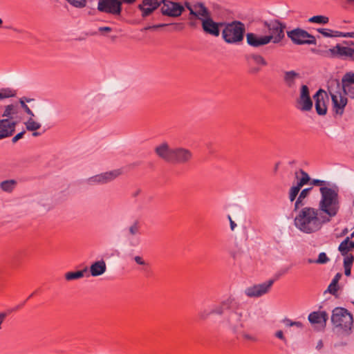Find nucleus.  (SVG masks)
<instances>
[{
    "instance_id": "obj_1",
    "label": "nucleus",
    "mask_w": 354,
    "mask_h": 354,
    "mask_svg": "<svg viewBox=\"0 0 354 354\" xmlns=\"http://www.w3.org/2000/svg\"><path fill=\"white\" fill-rule=\"evenodd\" d=\"M294 218V225L300 232L305 234H313L321 230L323 225L328 223L323 214H319L317 209L306 206L299 209Z\"/></svg>"
},
{
    "instance_id": "obj_2",
    "label": "nucleus",
    "mask_w": 354,
    "mask_h": 354,
    "mask_svg": "<svg viewBox=\"0 0 354 354\" xmlns=\"http://www.w3.org/2000/svg\"><path fill=\"white\" fill-rule=\"evenodd\" d=\"M321 198L318 204V211L323 214L328 223L337 216L340 209L338 190L329 187L319 188Z\"/></svg>"
},
{
    "instance_id": "obj_3",
    "label": "nucleus",
    "mask_w": 354,
    "mask_h": 354,
    "mask_svg": "<svg viewBox=\"0 0 354 354\" xmlns=\"http://www.w3.org/2000/svg\"><path fill=\"white\" fill-rule=\"evenodd\" d=\"M155 152L160 158L174 164H186L193 158V153L189 149L180 147L170 148L167 142L156 147Z\"/></svg>"
},
{
    "instance_id": "obj_4",
    "label": "nucleus",
    "mask_w": 354,
    "mask_h": 354,
    "mask_svg": "<svg viewBox=\"0 0 354 354\" xmlns=\"http://www.w3.org/2000/svg\"><path fill=\"white\" fill-rule=\"evenodd\" d=\"M232 299L236 303L223 314V322L234 333H239L244 328V322L250 314H243L241 310L240 304L234 297Z\"/></svg>"
},
{
    "instance_id": "obj_5",
    "label": "nucleus",
    "mask_w": 354,
    "mask_h": 354,
    "mask_svg": "<svg viewBox=\"0 0 354 354\" xmlns=\"http://www.w3.org/2000/svg\"><path fill=\"white\" fill-rule=\"evenodd\" d=\"M224 26L222 37L226 43L236 44L243 41L245 32V26L243 23L239 21H233L224 24Z\"/></svg>"
},
{
    "instance_id": "obj_6",
    "label": "nucleus",
    "mask_w": 354,
    "mask_h": 354,
    "mask_svg": "<svg viewBox=\"0 0 354 354\" xmlns=\"http://www.w3.org/2000/svg\"><path fill=\"white\" fill-rule=\"evenodd\" d=\"M328 92L332 99L333 112L336 115H342L348 100L340 91V82L338 80H333L329 82Z\"/></svg>"
},
{
    "instance_id": "obj_7",
    "label": "nucleus",
    "mask_w": 354,
    "mask_h": 354,
    "mask_svg": "<svg viewBox=\"0 0 354 354\" xmlns=\"http://www.w3.org/2000/svg\"><path fill=\"white\" fill-rule=\"evenodd\" d=\"M331 322L335 327L348 331L353 326V315L347 309L337 307L332 312Z\"/></svg>"
},
{
    "instance_id": "obj_8",
    "label": "nucleus",
    "mask_w": 354,
    "mask_h": 354,
    "mask_svg": "<svg viewBox=\"0 0 354 354\" xmlns=\"http://www.w3.org/2000/svg\"><path fill=\"white\" fill-rule=\"evenodd\" d=\"M288 271V268L281 270L276 274L274 279H270L263 283L255 284L252 286L248 287L245 289V294L250 298L260 297L268 293L274 281L279 278L280 276L284 274Z\"/></svg>"
},
{
    "instance_id": "obj_9",
    "label": "nucleus",
    "mask_w": 354,
    "mask_h": 354,
    "mask_svg": "<svg viewBox=\"0 0 354 354\" xmlns=\"http://www.w3.org/2000/svg\"><path fill=\"white\" fill-rule=\"evenodd\" d=\"M236 303L229 297L219 304H213L209 309H203L198 313L199 318L202 320L207 319L211 315H223L227 309L235 306Z\"/></svg>"
},
{
    "instance_id": "obj_10",
    "label": "nucleus",
    "mask_w": 354,
    "mask_h": 354,
    "mask_svg": "<svg viewBox=\"0 0 354 354\" xmlns=\"http://www.w3.org/2000/svg\"><path fill=\"white\" fill-rule=\"evenodd\" d=\"M264 26L266 27L270 35L268 37H272V41L274 44L279 43L285 37L284 29L286 25L279 20H271L270 21H265Z\"/></svg>"
},
{
    "instance_id": "obj_11",
    "label": "nucleus",
    "mask_w": 354,
    "mask_h": 354,
    "mask_svg": "<svg viewBox=\"0 0 354 354\" xmlns=\"http://www.w3.org/2000/svg\"><path fill=\"white\" fill-rule=\"evenodd\" d=\"M287 35L295 44H316L315 37L300 28L287 32Z\"/></svg>"
},
{
    "instance_id": "obj_12",
    "label": "nucleus",
    "mask_w": 354,
    "mask_h": 354,
    "mask_svg": "<svg viewBox=\"0 0 354 354\" xmlns=\"http://www.w3.org/2000/svg\"><path fill=\"white\" fill-rule=\"evenodd\" d=\"M142 223L136 218L125 230V236L131 246L136 247L140 244V235L141 234Z\"/></svg>"
},
{
    "instance_id": "obj_13",
    "label": "nucleus",
    "mask_w": 354,
    "mask_h": 354,
    "mask_svg": "<svg viewBox=\"0 0 354 354\" xmlns=\"http://www.w3.org/2000/svg\"><path fill=\"white\" fill-rule=\"evenodd\" d=\"M97 8L100 12L118 16L122 12V3L120 0H98Z\"/></svg>"
},
{
    "instance_id": "obj_14",
    "label": "nucleus",
    "mask_w": 354,
    "mask_h": 354,
    "mask_svg": "<svg viewBox=\"0 0 354 354\" xmlns=\"http://www.w3.org/2000/svg\"><path fill=\"white\" fill-rule=\"evenodd\" d=\"M161 13L164 16L171 17H180L185 10V7L178 2L169 0H161Z\"/></svg>"
},
{
    "instance_id": "obj_15",
    "label": "nucleus",
    "mask_w": 354,
    "mask_h": 354,
    "mask_svg": "<svg viewBox=\"0 0 354 354\" xmlns=\"http://www.w3.org/2000/svg\"><path fill=\"white\" fill-rule=\"evenodd\" d=\"M297 104L298 109L303 111H308L313 107V101L310 97L309 88L306 85H302L301 87Z\"/></svg>"
},
{
    "instance_id": "obj_16",
    "label": "nucleus",
    "mask_w": 354,
    "mask_h": 354,
    "mask_svg": "<svg viewBox=\"0 0 354 354\" xmlns=\"http://www.w3.org/2000/svg\"><path fill=\"white\" fill-rule=\"evenodd\" d=\"M340 91L344 95L354 98V73H347L344 75L340 82Z\"/></svg>"
},
{
    "instance_id": "obj_17",
    "label": "nucleus",
    "mask_w": 354,
    "mask_h": 354,
    "mask_svg": "<svg viewBox=\"0 0 354 354\" xmlns=\"http://www.w3.org/2000/svg\"><path fill=\"white\" fill-rule=\"evenodd\" d=\"M246 40L249 46L259 48L269 44L272 41V37H268V35H259L253 32H248L246 34Z\"/></svg>"
},
{
    "instance_id": "obj_18",
    "label": "nucleus",
    "mask_w": 354,
    "mask_h": 354,
    "mask_svg": "<svg viewBox=\"0 0 354 354\" xmlns=\"http://www.w3.org/2000/svg\"><path fill=\"white\" fill-rule=\"evenodd\" d=\"M160 6L161 2L158 0H142V3L138 6V8L141 11L142 17L146 18Z\"/></svg>"
},
{
    "instance_id": "obj_19",
    "label": "nucleus",
    "mask_w": 354,
    "mask_h": 354,
    "mask_svg": "<svg viewBox=\"0 0 354 354\" xmlns=\"http://www.w3.org/2000/svg\"><path fill=\"white\" fill-rule=\"evenodd\" d=\"M223 26H224V23L215 22L211 17H208L207 19H204L202 20V28L203 31L205 33L212 35L214 37L219 36V28Z\"/></svg>"
},
{
    "instance_id": "obj_20",
    "label": "nucleus",
    "mask_w": 354,
    "mask_h": 354,
    "mask_svg": "<svg viewBox=\"0 0 354 354\" xmlns=\"http://www.w3.org/2000/svg\"><path fill=\"white\" fill-rule=\"evenodd\" d=\"M351 48V47L344 46L337 44L332 48L326 51V55L331 58H339L346 60Z\"/></svg>"
},
{
    "instance_id": "obj_21",
    "label": "nucleus",
    "mask_w": 354,
    "mask_h": 354,
    "mask_svg": "<svg viewBox=\"0 0 354 354\" xmlns=\"http://www.w3.org/2000/svg\"><path fill=\"white\" fill-rule=\"evenodd\" d=\"M16 124V122L8 118L0 120V140L12 136Z\"/></svg>"
},
{
    "instance_id": "obj_22",
    "label": "nucleus",
    "mask_w": 354,
    "mask_h": 354,
    "mask_svg": "<svg viewBox=\"0 0 354 354\" xmlns=\"http://www.w3.org/2000/svg\"><path fill=\"white\" fill-rule=\"evenodd\" d=\"M322 90H319L313 96L315 100V109L318 115H324L327 111V107L324 99L323 95L321 93Z\"/></svg>"
},
{
    "instance_id": "obj_23",
    "label": "nucleus",
    "mask_w": 354,
    "mask_h": 354,
    "mask_svg": "<svg viewBox=\"0 0 354 354\" xmlns=\"http://www.w3.org/2000/svg\"><path fill=\"white\" fill-rule=\"evenodd\" d=\"M300 77V74L295 71H285L283 74V82L287 87L294 88L296 86V81Z\"/></svg>"
},
{
    "instance_id": "obj_24",
    "label": "nucleus",
    "mask_w": 354,
    "mask_h": 354,
    "mask_svg": "<svg viewBox=\"0 0 354 354\" xmlns=\"http://www.w3.org/2000/svg\"><path fill=\"white\" fill-rule=\"evenodd\" d=\"M313 187H308L301 190L296 201L295 202L293 211H297L299 209L305 207L306 204V198L309 196Z\"/></svg>"
},
{
    "instance_id": "obj_25",
    "label": "nucleus",
    "mask_w": 354,
    "mask_h": 354,
    "mask_svg": "<svg viewBox=\"0 0 354 354\" xmlns=\"http://www.w3.org/2000/svg\"><path fill=\"white\" fill-rule=\"evenodd\" d=\"M328 319V313L326 311H315L308 315V320L311 324H322L326 325Z\"/></svg>"
},
{
    "instance_id": "obj_26",
    "label": "nucleus",
    "mask_w": 354,
    "mask_h": 354,
    "mask_svg": "<svg viewBox=\"0 0 354 354\" xmlns=\"http://www.w3.org/2000/svg\"><path fill=\"white\" fill-rule=\"evenodd\" d=\"M106 270V265L104 260H100L94 262L90 267L91 275L97 277L103 274Z\"/></svg>"
},
{
    "instance_id": "obj_27",
    "label": "nucleus",
    "mask_w": 354,
    "mask_h": 354,
    "mask_svg": "<svg viewBox=\"0 0 354 354\" xmlns=\"http://www.w3.org/2000/svg\"><path fill=\"white\" fill-rule=\"evenodd\" d=\"M195 15L193 16L196 17L200 20L207 19L210 17V13L208 9L205 6L203 3H197L194 5Z\"/></svg>"
},
{
    "instance_id": "obj_28",
    "label": "nucleus",
    "mask_w": 354,
    "mask_h": 354,
    "mask_svg": "<svg viewBox=\"0 0 354 354\" xmlns=\"http://www.w3.org/2000/svg\"><path fill=\"white\" fill-rule=\"evenodd\" d=\"M295 177L297 179V182L295 186L299 189L310 181L308 174L301 169L299 171L295 172Z\"/></svg>"
},
{
    "instance_id": "obj_29",
    "label": "nucleus",
    "mask_w": 354,
    "mask_h": 354,
    "mask_svg": "<svg viewBox=\"0 0 354 354\" xmlns=\"http://www.w3.org/2000/svg\"><path fill=\"white\" fill-rule=\"evenodd\" d=\"M352 237L347 236L343 241L341 242L338 247V250L342 255H346L354 248V240L351 241Z\"/></svg>"
},
{
    "instance_id": "obj_30",
    "label": "nucleus",
    "mask_w": 354,
    "mask_h": 354,
    "mask_svg": "<svg viewBox=\"0 0 354 354\" xmlns=\"http://www.w3.org/2000/svg\"><path fill=\"white\" fill-rule=\"evenodd\" d=\"M122 174L121 169H114L110 171H106L104 173H102V179L103 184L108 183L114 179H115L117 177H118Z\"/></svg>"
},
{
    "instance_id": "obj_31",
    "label": "nucleus",
    "mask_w": 354,
    "mask_h": 354,
    "mask_svg": "<svg viewBox=\"0 0 354 354\" xmlns=\"http://www.w3.org/2000/svg\"><path fill=\"white\" fill-rule=\"evenodd\" d=\"M17 185V180L14 179L6 180L0 183V189L8 193H11Z\"/></svg>"
},
{
    "instance_id": "obj_32",
    "label": "nucleus",
    "mask_w": 354,
    "mask_h": 354,
    "mask_svg": "<svg viewBox=\"0 0 354 354\" xmlns=\"http://www.w3.org/2000/svg\"><path fill=\"white\" fill-rule=\"evenodd\" d=\"M88 268L86 267L82 270H78L76 272H68L65 274V279L67 281H72L75 279H78L84 276V274L87 272Z\"/></svg>"
},
{
    "instance_id": "obj_33",
    "label": "nucleus",
    "mask_w": 354,
    "mask_h": 354,
    "mask_svg": "<svg viewBox=\"0 0 354 354\" xmlns=\"http://www.w3.org/2000/svg\"><path fill=\"white\" fill-rule=\"evenodd\" d=\"M18 109L17 105L9 104L6 106L3 116L7 117L8 119L11 120L15 115L18 113Z\"/></svg>"
},
{
    "instance_id": "obj_34",
    "label": "nucleus",
    "mask_w": 354,
    "mask_h": 354,
    "mask_svg": "<svg viewBox=\"0 0 354 354\" xmlns=\"http://www.w3.org/2000/svg\"><path fill=\"white\" fill-rule=\"evenodd\" d=\"M26 128L28 131H35L41 128V124L35 122L32 117H30L26 122H25Z\"/></svg>"
},
{
    "instance_id": "obj_35",
    "label": "nucleus",
    "mask_w": 354,
    "mask_h": 354,
    "mask_svg": "<svg viewBox=\"0 0 354 354\" xmlns=\"http://www.w3.org/2000/svg\"><path fill=\"white\" fill-rule=\"evenodd\" d=\"M308 21L311 23L326 24L328 22V18L322 15H317L310 17Z\"/></svg>"
},
{
    "instance_id": "obj_36",
    "label": "nucleus",
    "mask_w": 354,
    "mask_h": 354,
    "mask_svg": "<svg viewBox=\"0 0 354 354\" xmlns=\"http://www.w3.org/2000/svg\"><path fill=\"white\" fill-rule=\"evenodd\" d=\"M251 58L254 62L258 65H261L262 66H266L268 65V62L261 55L252 54L251 55Z\"/></svg>"
},
{
    "instance_id": "obj_37",
    "label": "nucleus",
    "mask_w": 354,
    "mask_h": 354,
    "mask_svg": "<svg viewBox=\"0 0 354 354\" xmlns=\"http://www.w3.org/2000/svg\"><path fill=\"white\" fill-rule=\"evenodd\" d=\"M15 95V91L10 88H1L0 90V100L8 98Z\"/></svg>"
},
{
    "instance_id": "obj_38",
    "label": "nucleus",
    "mask_w": 354,
    "mask_h": 354,
    "mask_svg": "<svg viewBox=\"0 0 354 354\" xmlns=\"http://www.w3.org/2000/svg\"><path fill=\"white\" fill-rule=\"evenodd\" d=\"M87 183L90 185H103L101 174L88 178Z\"/></svg>"
},
{
    "instance_id": "obj_39",
    "label": "nucleus",
    "mask_w": 354,
    "mask_h": 354,
    "mask_svg": "<svg viewBox=\"0 0 354 354\" xmlns=\"http://www.w3.org/2000/svg\"><path fill=\"white\" fill-rule=\"evenodd\" d=\"M300 190L301 189L294 185L290 187L288 192V198L291 202H293L294 201H296L297 198V196H298Z\"/></svg>"
},
{
    "instance_id": "obj_40",
    "label": "nucleus",
    "mask_w": 354,
    "mask_h": 354,
    "mask_svg": "<svg viewBox=\"0 0 354 354\" xmlns=\"http://www.w3.org/2000/svg\"><path fill=\"white\" fill-rule=\"evenodd\" d=\"M72 6L77 8H83L86 6V0H66Z\"/></svg>"
},
{
    "instance_id": "obj_41",
    "label": "nucleus",
    "mask_w": 354,
    "mask_h": 354,
    "mask_svg": "<svg viewBox=\"0 0 354 354\" xmlns=\"http://www.w3.org/2000/svg\"><path fill=\"white\" fill-rule=\"evenodd\" d=\"M238 334L241 335L243 339L245 340L252 342H256L258 341V338L256 335L245 333L244 331H242V330H241V332L239 333Z\"/></svg>"
},
{
    "instance_id": "obj_42",
    "label": "nucleus",
    "mask_w": 354,
    "mask_h": 354,
    "mask_svg": "<svg viewBox=\"0 0 354 354\" xmlns=\"http://www.w3.org/2000/svg\"><path fill=\"white\" fill-rule=\"evenodd\" d=\"M330 261L325 252H321L319 254L318 258L315 259V262L317 264H325Z\"/></svg>"
},
{
    "instance_id": "obj_43",
    "label": "nucleus",
    "mask_w": 354,
    "mask_h": 354,
    "mask_svg": "<svg viewBox=\"0 0 354 354\" xmlns=\"http://www.w3.org/2000/svg\"><path fill=\"white\" fill-rule=\"evenodd\" d=\"M338 290H339L338 283H335V281H331V282L329 284L326 292H328L329 293H330L333 295H336Z\"/></svg>"
},
{
    "instance_id": "obj_44",
    "label": "nucleus",
    "mask_w": 354,
    "mask_h": 354,
    "mask_svg": "<svg viewBox=\"0 0 354 354\" xmlns=\"http://www.w3.org/2000/svg\"><path fill=\"white\" fill-rule=\"evenodd\" d=\"M283 323L285 324V325L288 327H291V326H297L298 328H301L303 326V324L301 322H295V321H292L291 319H288V318H285L283 320Z\"/></svg>"
},
{
    "instance_id": "obj_45",
    "label": "nucleus",
    "mask_w": 354,
    "mask_h": 354,
    "mask_svg": "<svg viewBox=\"0 0 354 354\" xmlns=\"http://www.w3.org/2000/svg\"><path fill=\"white\" fill-rule=\"evenodd\" d=\"M344 258V266H351L354 261V256L351 254L347 253L346 255H343Z\"/></svg>"
},
{
    "instance_id": "obj_46",
    "label": "nucleus",
    "mask_w": 354,
    "mask_h": 354,
    "mask_svg": "<svg viewBox=\"0 0 354 354\" xmlns=\"http://www.w3.org/2000/svg\"><path fill=\"white\" fill-rule=\"evenodd\" d=\"M20 104L21 107L24 109L25 112L30 115V117H34L35 115L33 112L30 109V108L28 106V105L25 103V101L23 99H20Z\"/></svg>"
},
{
    "instance_id": "obj_47",
    "label": "nucleus",
    "mask_w": 354,
    "mask_h": 354,
    "mask_svg": "<svg viewBox=\"0 0 354 354\" xmlns=\"http://www.w3.org/2000/svg\"><path fill=\"white\" fill-rule=\"evenodd\" d=\"M319 33L323 35L324 37H333V31L328 29V28H319L317 30Z\"/></svg>"
},
{
    "instance_id": "obj_48",
    "label": "nucleus",
    "mask_w": 354,
    "mask_h": 354,
    "mask_svg": "<svg viewBox=\"0 0 354 354\" xmlns=\"http://www.w3.org/2000/svg\"><path fill=\"white\" fill-rule=\"evenodd\" d=\"M310 184L311 185L314 186H320L322 187H326V185L328 184V183L325 180H322L319 179H313L310 181Z\"/></svg>"
},
{
    "instance_id": "obj_49",
    "label": "nucleus",
    "mask_w": 354,
    "mask_h": 354,
    "mask_svg": "<svg viewBox=\"0 0 354 354\" xmlns=\"http://www.w3.org/2000/svg\"><path fill=\"white\" fill-rule=\"evenodd\" d=\"M275 337L282 340L286 344H288V340L286 338V337L283 335V333L282 330H277L275 334Z\"/></svg>"
},
{
    "instance_id": "obj_50",
    "label": "nucleus",
    "mask_w": 354,
    "mask_h": 354,
    "mask_svg": "<svg viewBox=\"0 0 354 354\" xmlns=\"http://www.w3.org/2000/svg\"><path fill=\"white\" fill-rule=\"evenodd\" d=\"M133 260L138 265H140V266L148 265V263L145 262V261L142 259V257L136 256V257H133Z\"/></svg>"
},
{
    "instance_id": "obj_51",
    "label": "nucleus",
    "mask_w": 354,
    "mask_h": 354,
    "mask_svg": "<svg viewBox=\"0 0 354 354\" xmlns=\"http://www.w3.org/2000/svg\"><path fill=\"white\" fill-rule=\"evenodd\" d=\"M166 26H167V24H158V25L149 26L145 27L143 30H155V29H157L158 28L164 27Z\"/></svg>"
},
{
    "instance_id": "obj_52",
    "label": "nucleus",
    "mask_w": 354,
    "mask_h": 354,
    "mask_svg": "<svg viewBox=\"0 0 354 354\" xmlns=\"http://www.w3.org/2000/svg\"><path fill=\"white\" fill-rule=\"evenodd\" d=\"M98 30L102 34L109 33L112 31V28L109 26H103V27H100L98 28Z\"/></svg>"
},
{
    "instance_id": "obj_53",
    "label": "nucleus",
    "mask_w": 354,
    "mask_h": 354,
    "mask_svg": "<svg viewBox=\"0 0 354 354\" xmlns=\"http://www.w3.org/2000/svg\"><path fill=\"white\" fill-rule=\"evenodd\" d=\"M185 6L189 10L190 15H195L194 6L192 7L188 2H185Z\"/></svg>"
},
{
    "instance_id": "obj_54",
    "label": "nucleus",
    "mask_w": 354,
    "mask_h": 354,
    "mask_svg": "<svg viewBox=\"0 0 354 354\" xmlns=\"http://www.w3.org/2000/svg\"><path fill=\"white\" fill-rule=\"evenodd\" d=\"M346 60L354 62V48H351Z\"/></svg>"
},
{
    "instance_id": "obj_55",
    "label": "nucleus",
    "mask_w": 354,
    "mask_h": 354,
    "mask_svg": "<svg viewBox=\"0 0 354 354\" xmlns=\"http://www.w3.org/2000/svg\"><path fill=\"white\" fill-rule=\"evenodd\" d=\"M7 317V313H0V330L2 328V324Z\"/></svg>"
},
{
    "instance_id": "obj_56",
    "label": "nucleus",
    "mask_w": 354,
    "mask_h": 354,
    "mask_svg": "<svg viewBox=\"0 0 354 354\" xmlns=\"http://www.w3.org/2000/svg\"><path fill=\"white\" fill-rule=\"evenodd\" d=\"M344 274L346 276L349 277L351 274V266H344Z\"/></svg>"
},
{
    "instance_id": "obj_57",
    "label": "nucleus",
    "mask_w": 354,
    "mask_h": 354,
    "mask_svg": "<svg viewBox=\"0 0 354 354\" xmlns=\"http://www.w3.org/2000/svg\"><path fill=\"white\" fill-rule=\"evenodd\" d=\"M342 274L339 272L337 273L334 278L332 279V281H335V283H338L339 281L340 280Z\"/></svg>"
},
{
    "instance_id": "obj_58",
    "label": "nucleus",
    "mask_w": 354,
    "mask_h": 354,
    "mask_svg": "<svg viewBox=\"0 0 354 354\" xmlns=\"http://www.w3.org/2000/svg\"><path fill=\"white\" fill-rule=\"evenodd\" d=\"M228 218L230 220V228L232 230H234V228L236 227V224L234 223V221H233L231 218V216H228Z\"/></svg>"
},
{
    "instance_id": "obj_59",
    "label": "nucleus",
    "mask_w": 354,
    "mask_h": 354,
    "mask_svg": "<svg viewBox=\"0 0 354 354\" xmlns=\"http://www.w3.org/2000/svg\"><path fill=\"white\" fill-rule=\"evenodd\" d=\"M344 37L354 38V32H344Z\"/></svg>"
},
{
    "instance_id": "obj_60",
    "label": "nucleus",
    "mask_w": 354,
    "mask_h": 354,
    "mask_svg": "<svg viewBox=\"0 0 354 354\" xmlns=\"http://www.w3.org/2000/svg\"><path fill=\"white\" fill-rule=\"evenodd\" d=\"M344 33L343 32L339 31H335L333 35V37H344Z\"/></svg>"
},
{
    "instance_id": "obj_61",
    "label": "nucleus",
    "mask_w": 354,
    "mask_h": 354,
    "mask_svg": "<svg viewBox=\"0 0 354 354\" xmlns=\"http://www.w3.org/2000/svg\"><path fill=\"white\" fill-rule=\"evenodd\" d=\"M25 133H26V131H21V132H20V133H17L15 136H16V138H17L18 140H19V139H21V138H23V136H24V135L25 134Z\"/></svg>"
},
{
    "instance_id": "obj_62",
    "label": "nucleus",
    "mask_w": 354,
    "mask_h": 354,
    "mask_svg": "<svg viewBox=\"0 0 354 354\" xmlns=\"http://www.w3.org/2000/svg\"><path fill=\"white\" fill-rule=\"evenodd\" d=\"M140 193V189H137L131 194L132 197H137Z\"/></svg>"
},
{
    "instance_id": "obj_63",
    "label": "nucleus",
    "mask_w": 354,
    "mask_h": 354,
    "mask_svg": "<svg viewBox=\"0 0 354 354\" xmlns=\"http://www.w3.org/2000/svg\"><path fill=\"white\" fill-rule=\"evenodd\" d=\"M121 1V3H128V4H131V3H133L136 0H120Z\"/></svg>"
},
{
    "instance_id": "obj_64",
    "label": "nucleus",
    "mask_w": 354,
    "mask_h": 354,
    "mask_svg": "<svg viewBox=\"0 0 354 354\" xmlns=\"http://www.w3.org/2000/svg\"><path fill=\"white\" fill-rule=\"evenodd\" d=\"M322 347H323V342H322V340H319V341L318 342L317 344L316 348H317V349H319H319H321Z\"/></svg>"
}]
</instances>
